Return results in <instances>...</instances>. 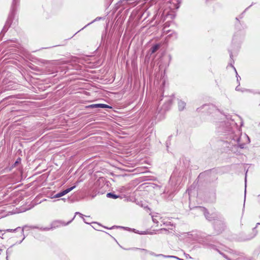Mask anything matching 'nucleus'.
Returning a JSON list of instances; mask_svg holds the SVG:
<instances>
[{
    "label": "nucleus",
    "instance_id": "f257e3e1",
    "mask_svg": "<svg viewBox=\"0 0 260 260\" xmlns=\"http://www.w3.org/2000/svg\"><path fill=\"white\" fill-rule=\"evenodd\" d=\"M233 140L237 142V144L241 148H244L246 143L250 142V139L247 135L244 134L239 136V133L233 137Z\"/></svg>",
    "mask_w": 260,
    "mask_h": 260
},
{
    "label": "nucleus",
    "instance_id": "f03ea898",
    "mask_svg": "<svg viewBox=\"0 0 260 260\" xmlns=\"http://www.w3.org/2000/svg\"><path fill=\"white\" fill-rule=\"evenodd\" d=\"M75 187V186H74L73 187H71L70 188H69L61 192H60L57 194H56L55 196H52V197H51L50 198L51 199H53V198H60V197H61L63 196H64L65 194H67L68 193H69V192H70L71 190H72Z\"/></svg>",
    "mask_w": 260,
    "mask_h": 260
},
{
    "label": "nucleus",
    "instance_id": "7ed1b4c3",
    "mask_svg": "<svg viewBox=\"0 0 260 260\" xmlns=\"http://www.w3.org/2000/svg\"><path fill=\"white\" fill-rule=\"evenodd\" d=\"M90 107L92 108H109V106L106 104H98L91 105L90 106Z\"/></svg>",
    "mask_w": 260,
    "mask_h": 260
},
{
    "label": "nucleus",
    "instance_id": "20e7f679",
    "mask_svg": "<svg viewBox=\"0 0 260 260\" xmlns=\"http://www.w3.org/2000/svg\"><path fill=\"white\" fill-rule=\"evenodd\" d=\"M185 105H186V104L185 102H184L182 101H179L178 102V107H179V109L180 110H183Z\"/></svg>",
    "mask_w": 260,
    "mask_h": 260
},
{
    "label": "nucleus",
    "instance_id": "39448f33",
    "mask_svg": "<svg viewBox=\"0 0 260 260\" xmlns=\"http://www.w3.org/2000/svg\"><path fill=\"white\" fill-rule=\"evenodd\" d=\"M159 48V45L158 44H156L153 46L150 49L151 53H153L155 52Z\"/></svg>",
    "mask_w": 260,
    "mask_h": 260
},
{
    "label": "nucleus",
    "instance_id": "423d86ee",
    "mask_svg": "<svg viewBox=\"0 0 260 260\" xmlns=\"http://www.w3.org/2000/svg\"><path fill=\"white\" fill-rule=\"evenodd\" d=\"M107 197L108 198H112L113 199H117L118 198L117 196L112 193H108L107 194Z\"/></svg>",
    "mask_w": 260,
    "mask_h": 260
},
{
    "label": "nucleus",
    "instance_id": "0eeeda50",
    "mask_svg": "<svg viewBox=\"0 0 260 260\" xmlns=\"http://www.w3.org/2000/svg\"><path fill=\"white\" fill-rule=\"evenodd\" d=\"M76 214H79V215H80V216H81V217H82V218H83V221H84L86 223H89V222H87V221H86V220L83 218V215L82 214H81V213H79V212H76Z\"/></svg>",
    "mask_w": 260,
    "mask_h": 260
},
{
    "label": "nucleus",
    "instance_id": "6e6552de",
    "mask_svg": "<svg viewBox=\"0 0 260 260\" xmlns=\"http://www.w3.org/2000/svg\"><path fill=\"white\" fill-rule=\"evenodd\" d=\"M149 254H151V255H155L156 256V255H154V253L152 252H149ZM160 255H161V254H160ZM157 256H159V255H157Z\"/></svg>",
    "mask_w": 260,
    "mask_h": 260
},
{
    "label": "nucleus",
    "instance_id": "1a4fd4ad",
    "mask_svg": "<svg viewBox=\"0 0 260 260\" xmlns=\"http://www.w3.org/2000/svg\"><path fill=\"white\" fill-rule=\"evenodd\" d=\"M152 219H153V221L154 222H157L155 220H156V219H154L153 217H152Z\"/></svg>",
    "mask_w": 260,
    "mask_h": 260
},
{
    "label": "nucleus",
    "instance_id": "9d476101",
    "mask_svg": "<svg viewBox=\"0 0 260 260\" xmlns=\"http://www.w3.org/2000/svg\"><path fill=\"white\" fill-rule=\"evenodd\" d=\"M49 229H50V228H45L44 229V230H48Z\"/></svg>",
    "mask_w": 260,
    "mask_h": 260
},
{
    "label": "nucleus",
    "instance_id": "9b49d317",
    "mask_svg": "<svg viewBox=\"0 0 260 260\" xmlns=\"http://www.w3.org/2000/svg\"><path fill=\"white\" fill-rule=\"evenodd\" d=\"M7 231H12V230H11V229H8V230H7Z\"/></svg>",
    "mask_w": 260,
    "mask_h": 260
},
{
    "label": "nucleus",
    "instance_id": "f8f14e48",
    "mask_svg": "<svg viewBox=\"0 0 260 260\" xmlns=\"http://www.w3.org/2000/svg\"><path fill=\"white\" fill-rule=\"evenodd\" d=\"M236 90H239V89L238 88V87H236Z\"/></svg>",
    "mask_w": 260,
    "mask_h": 260
},
{
    "label": "nucleus",
    "instance_id": "ddd939ff",
    "mask_svg": "<svg viewBox=\"0 0 260 260\" xmlns=\"http://www.w3.org/2000/svg\"><path fill=\"white\" fill-rule=\"evenodd\" d=\"M237 77V80H239V78L240 79V77Z\"/></svg>",
    "mask_w": 260,
    "mask_h": 260
},
{
    "label": "nucleus",
    "instance_id": "4468645a",
    "mask_svg": "<svg viewBox=\"0 0 260 260\" xmlns=\"http://www.w3.org/2000/svg\"><path fill=\"white\" fill-rule=\"evenodd\" d=\"M206 218H208V217L207 216V215H205Z\"/></svg>",
    "mask_w": 260,
    "mask_h": 260
},
{
    "label": "nucleus",
    "instance_id": "2eb2a0df",
    "mask_svg": "<svg viewBox=\"0 0 260 260\" xmlns=\"http://www.w3.org/2000/svg\"><path fill=\"white\" fill-rule=\"evenodd\" d=\"M206 218H208V217L207 216V215H205Z\"/></svg>",
    "mask_w": 260,
    "mask_h": 260
},
{
    "label": "nucleus",
    "instance_id": "dca6fc26",
    "mask_svg": "<svg viewBox=\"0 0 260 260\" xmlns=\"http://www.w3.org/2000/svg\"><path fill=\"white\" fill-rule=\"evenodd\" d=\"M206 218H208V217L207 216V215H205Z\"/></svg>",
    "mask_w": 260,
    "mask_h": 260
}]
</instances>
